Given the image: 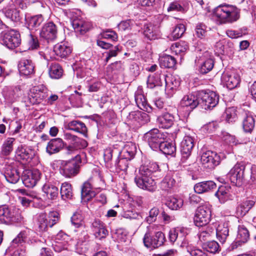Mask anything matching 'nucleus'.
Returning a JSON list of instances; mask_svg holds the SVG:
<instances>
[{
  "mask_svg": "<svg viewBox=\"0 0 256 256\" xmlns=\"http://www.w3.org/2000/svg\"><path fill=\"white\" fill-rule=\"evenodd\" d=\"M4 176L7 181L12 184L16 183L20 178L19 172L17 170L10 166L6 168Z\"/></svg>",
  "mask_w": 256,
  "mask_h": 256,
  "instance_id": "33",
  "label": "nucleus"
},
{
  "mask_svg": "<svg viewBox=\"0 0 256 256\" xmlns=\"http://www.w3.org/2000/svg\"><path fill=\"white\" fill-rule=\"evenodd\" d=\"M230 188L224 186L218 188L215 193V196L218 198L220 203H224L230 198Z\"/></svg>",
  "mask_w": 256,
  "mask_h": 256,
  "instance_id": "39",
  "label": "nucleus"
},
{
  "mask_svg": "<svg viewBox=\"0 0 256 256\" xmlns=\"http://www.w3.org/2000/svg\"><path fill=\"white\" fill-rule=\"evenodd\" d=\"M175 184L174 180L170 176H166L160 183L161 188L165 191L170 190Z\"/></svg>",
  "mask_w": 256,
  "mask_h": 256,
  "instance_id": "52",
  "label": "nucleus"
},
{
  "mask_svg": "<svg viewBox=\"0 0 256 256\" xmlns=\"http://www.w3.org/2000/svg\"><path fill=\"white\" fill-rule=\"evenodd\" d=\"M180 106L186 108L188 110H192L200 104L199 93L198 95L188 94L184 96L180 102Z\"/></svg>",
  "mask_w": 256,
  "mask_h": 256,
  "instance_id": "20",
  "label": "nucleus"
},
{
  "mask_svg": "<svg viewBox=\"0 0 256 256\" xmlns=\"http://www.w3.org/2000/svg\"><path fill=\"white\" fill-rule=\"evenodd\" d=\"M188 48V45L184 42H176L172 45L170 50L172 52L176 54L183 55Z\"/></svg>",
  "mask_w": 256,
  "mask_h": 256,
  "instance_id": "45",
  "label": "nucleus"
},
{
  "mask_svg": "<svg viewBox=\"0 0 256 256\" xmlns=\"http://www.w3.org/2000/svg\"><path fill=\"white\" fill-rule=\"evenodd\" d=\"M255 122L251 115H246L243 120V128L246 132H250L254 128Z\"/></svg>",
  "mask_w": 256,
  "mask_h": 256,
  "instance_id": "49",
  "label": "nucleus"
},
{
  "mask_svg": "<svg viewBox=\"0 0 256 256\" xmlns=\"http://www.w3.org/2000/svg\"><path fill=\"white\" fill-rule=\"evenodd\" d=\"M166 205L172 210H177L183 205V200L176 197L168 198L166 203Z\"/></svg>",
  "mask_w": 256,
  "mask_h": 256,
  "instance_id": "44",
  "label": "nucleus"
},
{
  "mask_svg": "<svg viewBox=\"0 0 256 256\" xmlns=\"http://www.w3.org/2000/svg\"><path fill=\"white\" fill-rule=\"evenodd\" d=\"M162 75L161 72H156L152 75H150L147 80V86L150 88H153L156 86H161L162 84Z\"/></svg>",
  "mask_w": 256,
  "mask_h": 256,
  "instance_id": "34",
  "label": "nucleus"
},
{
  "mask_svg": "<svg viewBox=\"0 0 256 256\" xmlns=\"http://www.w3.org/2000/svg\"><path fill=\"white\" fill-rule=\"evenodd\" d=\"M216 187V184L213 181H204L196 184L194 186V190L196 193L200 194L208 192Z\"/></svg>",
  "mask_w": 256,
  "mask_h": 256,
  "instance_id": "32",
  "label": "nucleus"
},
{
  "mask_svg": "<svg viewBox=\"0 0 256 256\" xmlns=\"http://www.w3.org/2000/svg\"><path fill=\"white\" fill-rule=\"evenodd\" d=\"M256 202L255 199L247 198L240 203L236 207V213L238 216H243L253 207Z\"/></svg>",
  "mask_w": 256,
  "mask_h": 256,
  "instance_id": "27",
  "label": "nucleus"
},
{
  "mask_svg": "<svg viewBox=\"0 0 256 256\" xmlns=\"http://www.w3.org/2000/svg\"><path fill=\"white\" fill-rule=\"evenodd\" d=\"M249 238V232L246 227L244 225L239 226L236 238V243H238V245L246 243L248 240Z\"/></svg>",
  "mask_w": 256,
  "mask_h": 256,
  "instance_id": "35",
  "label": "nucleus"
},
{
  "mask_svg": "<svg viewBox=\"0 0 256 256\" xmlns=\"http://www.w3.org/2000/svg\"><path fill=\"white\" fill-rule=\"evenodd\" d=\"M40 170L37 169L25 170L22 177L23 184L28 188L34 187L40 180Z\"/></svg>",
  "mask_w": 256,
  "mask_h": 256,
  "instance_id": "17",
  "label": "nucleus"
},
{
  "mask_svg": "<svg viewBox=\"0 0 256 256\" xmlns=\"http://www.w3.org/2000/svg\"><path fill=\"white\" fill-rule=\"evenodd\" d=\"M2 43L10 49L18 47L21 43L19 32L14 30L3 32L1 36Z\"/></svg>",
  "mask_w": 256,
  "mask_h": 256,
  "instance_id": "7",
  "label": "nucleus"
},
{
  "mask_svg": "<svg viewBox=\"0 0 256 256\" xmlns=\"http://www.w3.org/2000/svg\"><path fill=\"white\" fill-rule=\"evenodd\" d=\"M126 122L130 124L138 126L143 124L150 122L148 115L140 111L132 112L126 116Z\"/></svg>",
  "mask_w": 256,
  "mask_h": 256,
  "instance_id": "16",
  "label": "nucleus"
},
{
  "mask_svg": "<svg viewBox=\"0 0 256 256\" xmlns=\"http://www.w3.org/2000/svg\"><path fill=\"white\" fill-rule=\"evenodd\" d=\"M2 11L6 17L10 20L15 22H20L21 18L20 12L16 8V4L13 2H10L8 6L2 10Z\"/></svg>",
  "mask_w": 256,
  "mask_h": 256,
  "instance_id": "22",
  "label": "nucleus"
},
{
  "mask_svg": "<svg viewBox=\"0 0 256 256\" xmlns=\"http://www.w3.org/2000/svg\"><path fill=\"white\" fill-rule=\"evenodd\" d=\"M113 237L119 242L126 241L127 235L126 232L122 229L116 230Z\"/></svg>",
  "mask_w": 256,
  "mask_h": 256,
  "instance_id": "63",
  "label": "nucleus"
},
{
  "mask_svg": "<svg viewBox=\"0 0 256 256\" xmlns=\"http://www.w3.org/2000/svg\"><path fill=\"white\" fill-rule=\"evenodd\" d=\"M82 220L83 216L79 213H76L74 214L71 218L72 223L76 228H79L82 226Z\"/></svg>",
  "mask_w": 256,
  "mask_h": 256,
  "instance_id": "64",
  "label": "nucleus"
},
{
  "mask_svg": "<svg viewBox=\"0 0 256 256\" xmlns=\"http://www.w3.org/2000/svg\"><path fill=\"white\" fill-rule=\"evenodd\" d=\"M48 90L43 85L34 86L28 94L27 102L31 104L41 103L47 98Z\"/></svg>",
  "mask_w": 256,
  "mask_h": 256,
  "instance_id": "8",
  "label": "nucleus"
},
{
  "mask_svg": "<svg viewBox=\"0 0 256 256\" xmlns=\"http://www.w3.org/2000/svg\"><path fill=\"white\" fill-rule=\"evenodd\" d=\"M15 139L12 138H8L4 142L2 147L3 154L8 156L12 150L13 142Z\"/></svg>",
  "mask_w": 256,
  "mask_h": 256,
  "instance_id": "54",
  "label": "nucleus"
},
{
  "mask_svg": "<svg viewBox=\"0 0 256 256\" xmlns=\"http://www.w3.org/2000/svg\"><path fill=\"white\" fill-rule=\"evenodd\" d=\"M214 234V229L212 227L208 226L200 233L199 238L201 240H206Z\"/></svg>",
  "mask_w": 256,
  "mask_h": 256,
  "instance_id": "61",
  "label": "nucleus"
},
{
  "mask_svg": "<svg viewBox=\"0 0 256 256\" xmlns=\"http://www.w3.org/2000/svg\"><path fill=\"white\" fill-rule=\"evenodd\" d=\"M92 228L96 238L102 240L108 234L104 224L99 220H95L92 224Z\"/></svg>",
  "mask_w": 256,
  "mask_h": 256,
  "instance_id": "23",
  "label": "nucleus"
},
{
  "mask_svg": "<svg viewBox=\"0 0 256 256\" xmlns=\"http://www.w3.org/2000/svg\"><path fill=\"white\" fill-rule=\"evenodd\" d=\"M221 80L228 88L232 90L240 84V78L234 70H226L222 74Z\"/></svg>",
  "mask_w": 256,
  "mask_h": 256,
  "instance_id": "13",
  "label": "nucleus"
},
{
  "mask_svg": "<svg viewBox=\"0 0 256 256\" xmlns=\"http://www.w3.org/2000/svg\"><path fill=\"white\" fill-rule=\"evenodd\" d=\"M22 218L18 209L7 205L0 206V224H14L20 222Z\"/></svg>",
  "mask_w": 256,
  "mask_h": 256,
  "instance_id": "4",
  "label": "nucleus"
},
{
  "mask_svg": "<svg viewBox=\"0 0 256 256\" xmlns=\"http://www.w3.org/2000/svg\"><path fill=\"white\" fill-rule=\"evenodd\" d=\"M27 238L26 232L24 231L20 232L12 242V246L14 248L21 246L23 247L26 243Z\"/></svg>",
  "mask_w": 256,
  "mask_h": 256,
  "instance_id": "48",
  "label": "nucleus"
},
{
  "mask_svg": "<svg viewBox=\"0 0 256 256\" xmlns=\"http://www.w3.org/2000/svg\"><path fill=\"white\" fill-rule=\"evenodd\" d=\"M159 170L158 165L156 162L150 163L148 166H142L140 168V172L142 174L146 173V174L152 175V174Z\"/></svg>",
  "mask_w": 256,
  "mask_h": 256,
  "instance_id": "53",
  "label": "nucleus"
},
{
  "mask_svg": "<svg viewBox=\"0 0 256 256\" xmlns=\"http://www.w3.org/2000/svg\"><path fill=\"white\" fill-rule=\"evenodd\" d=\"M81 154H77L68 160H58L60 173L66 178H71L78 174L82 162Z\"/></svg>",
  "mask_w": 256,
  "mask_h": 256,
  "instance_id": "3",
  "label": "nucleus"
},
{
  "mask_svg": "<svg viewBox=\"0 0 256 256\" xmlns=\"http://www.w3.org/2000/svg\"><path fill=\"white\" fill-rule=\"evenodd\" d=\"M102 183L101 179L98 176L90 178L82 185L81 192L82 198L84 202L90 200L96 195L94 189H100V184Z\"/></svg>",
  "mask_w": 256,
  "mask_h": 256,
  "instance_id": "5",
  "label": "nucleus"
},
{
  "mask_svg": "<svg viewBox=\"0 0 256 256\" xmlns=\"http://www.w3.org/2000/svg\"><path fill=\"white\" fill-rule=\"evenodd\" d=\"M18 68L22 76H31L34 74V65L30 60L22 59L19 62Z\"/></svg>",
  "mask_w": 256,
  "mask_h": 256,
  "instance_id": "19",
  "label": "nucleus"
},
{
  "mask_svg": "<svg viewBox=\"0 0 256 256\" xmlns=\"http://www.w3.org/2000/svg\"><path fill=\"white\" fill-rule=\"evenodd\" d=\"M42 191L46 196L51 200L54 199L58 195V190L57 187L49 184H45L42 187Z\"/></svg>",
  "mask_w": 256,
  "mask_h": 256,
  "instance_id": "41",
  "label": "nucleus"
},
{
  "mask_svg": "<svg viewBox=\"0 0 256 256\" xmlns=\"http://www.w3.org/2000/svg\"><path fill=\"white\" fill-rule=\"evenodd\" d=\"M161 226L152 224L147 227L148 232L144 234L143 242L147 248H158L163 244L165 237L160 231Z\"/></svg>",
  "mask_w": 256,
  "mask_h": 256,
  "instance_id": "2",
  "label": "nucleus"
},
{
  "mask_svg": "<svg viewBox=\"0 0 256 256\" xmlns=\"http://www.w3.org/2000/svg\"><path fill=\"white\" fill-rule=\"evenodd\" d=\"M204 248L211 253H216L220 250L219 244L214 240L206 242L204 244Z\"/></svg>",
  "mask_w": 256,
  "mask_h": 256,
  "instance_id": "55",
  "label": "nucleus"
},
{
  "mask_svg": "<svg viewBox=\"0 0 256 256\" xmlns=\"http://www.w3.org/2000/svg\"><path fill=\"white\" fill-rule=\"evenodd\" d=\"M58 28L52 22H48L44 24L40 32V37L47 40L48 42L52 41L57 36Z\"/></svg>",
  "mask_w": 256,
  "mask_h": 256,
  "instance_id": "15",
  "label": "nucleus"
},
{
  "mask_svg": "<svg viewBox=\"0 0 256 256\" xmlns=\"http://www.w3.org/2000/svg\"><path fill=\"white\" fill-rule=\"evenodd\" d=\"M144 34L150 40H155L157 38L156 32L154 30V26L150 24L144 26Z\"/></svg>",
  "mask_w": 256,
  "mask_h": 256,
  "instance_id": "50",
  "label": "nucleus"
},
{
  "mask_svg": "<svg viewBox=\"0 0 256 256\" xmlns=\"http://www.w3.org/2000/svg\"><path fill=\"white\" fill-rule=\"evenodd\" d=\"M190 256H209L204 250L196 247H188L187 250Z\"/></svg>",
  "mask_w": 256,
  "mask_h": 256,
  "instance_id": "58",
  "label": "nucleus"
},
{
  "mask_svg": "<svg viewBox=\"0 0 256 256\" xmlns=\"http://www.w3.org/2000/svg\"><path fill=\"white\" fill-rule=\"evenodd\" d=\"M213 16L220 24H232L240 16V10L236 6L222 4L213 10Z\"/></svg>",
  "mask_w": 256,
  "mask_h": 256,
  "instance_id": "1",
  "label": "nucleus"
},
{
  "mask_svg": "<svg viewBox=\"0 0 256 256\" xmlns=\"http://www.w3.org/2000/svg\"><path fill=\"white\" fill-rule=\"evenodd\" d=\"M160 64L162 67L173 68L176 64V60L170 55L166 54L160 57Z\"/></svg>",
  "mask_w": 256,
  "mask_h": 256,
  "instance_id": "42",
  "label": "nucleus"
},
{
  "mask_svg": "<svg viewBox=\"0 0 256 256\" xmlns=\"http://www.w3.org/2000/svg\"><path fill=\"white\" fill-rule=\"evenodd\" d=\"M158 149L164 154L172 155L176 152V146L174 143L168 142L164 140Z\"/></svg>",
  "mask_w": 256,
  "mask_h": 256,
  "instance_id": "43",
  "label": "nucleus"
},
{
  "mask_svg": "<svg viewBox=\"0 0 256 256\" xmlns=\"http://www.w3.org/2000/svg\"><path fill=\"white\" fill-rule=\"evenodd\" d=\"M136 152V144L132 142H130L125 144L122 152L126 158L130 160L134 157Z\"/></svg>",
  "mask_w": 256,
  "mask_h": 256,
  "instance_id": "38",
  "label": "nucleus"
},
{
  "mask_svg": "<svg viewBox=\"0 0 256 256\" xmlns=\"http://www.w3.org/2000/svg\"><path fill=\"white\" fill-rule=\"evenodd\" d=\"M34 220L36 230L39 232H45L50 227L48 216L45 212L38 214Z\"/></svg>",
  "mask_w": 256,
  "mask_h": 256,
  "instance_id": "25",
  "label": "nucleus"
},
{
  "mask_svg": "<svg viewBox=\"0 0 256 256\" xmlns=\"http://www.w3.org/2000/svg\"><path fill=\"white\" fill-rule=\"evenodd\" d=\"M54 52L57 56L64 58L71 54L72 48L68 43L61 42L54 46Z\"/></svg>",
  "mask_w": 256,
  "mask_h": 256,
  "instance_id": "26",
  "label": "nucleus"
},
{
  "mask_svg": "<svg viewBox=\"0 0 256 256\" xmlns=\"http://www.w3.org/2000/svg\"><path fill=\"white\" fill-rule=\"evenodd\" d=\"M151 175L146 174V173L142 174L139 172L134 178L135 182L140 188L148 190L150 192H154L156 188V182L152 178Z\"/></svg>",
  "mask_w": 256,
  "mask_h": 256,
  "instance_id": "11",
  "label": "nucleus"
},
{
  "mask_svg": "<svg viewBox=\"0 0 256 256\" xmlns=\"http://www.w3.org/2000/svg\"><path fill=\"white\" fill-rule=\"evenodd\" d=\"M200 105L205 110H210L215 107L219 100L218 96L214 92L202 91L199 92Z\"/></svg>",
  "mask_w": 256,
  "mask_h": 256,
  "instance_id": "9",
  "label": "nucleus"
},
{
  "mask_svg": "<svg viewBox=\"0 0 256 256\" xmlns=\"http://www.w3.org/2000/svg\"><path fill=\"white\" fill-rule=\"evenodd\" d=\"M160 212L159 209L158 208L154 207L149 212V215L146 218L147 222L150 224L154 222L156 220V217Z\"/></svg>",
  "mask_w": 256,
  "mask_h": 256,
  "instance_id": "62",
  "label": "nucleus"
},
{
  "mask_svg": "<svg viewBox=\"0 0 256 256\" xmlns=\"http://www.w3.org/2000/svg\"><path fill=\"white\" fill-rule=\"evenodd\" d=\"M217 238L222 244H224L229 235L228 223L225 222L220 224L216 230Z\"/></svg>",
  "mask_w": 256,
  "mask_h": 256,
  "instance_id": "29",
  "label": "nucleus"
},
{
  "mask_svg": "<svg viewBox=\"0 0 256 256\" xmlns=\"http://www.w3.org/2000/svg\"><path fill=\"white\" fill-rule=\"evenodd\" d=\"M28 26L29 29L37 28L44 22V18L42 14H38L26 18Z\"/></svg>",
  "mask_w": 256,
  "mask_h": 256,
  "instance_id": "40",
  "label": "nucleus"
},
{
  "mask_svg": "<svg viewBox=\"0 0 256 256\" xmlns=\"http://www.w3.org/2000/svg\"><path fill=\"white\" fill-rule=\"evenodd\" d=\"M200 162L204 167L212 168L220 164V157L215 152L206 150L202 153Z\"/></svg>",
  "mask_w": 256,
  "mask_h": 256,
  "instance_id": "14",
  "label": "nucleus"
},
{
  "mask_svg": "<svg viewBox=\"0 0 256 256\" xmlns=\"http://www.w3.org/2000/svg\"><path fill=\"white\" fill-rule=\"evenodd\" d=\"M186 30L185 26L183 24H178L176 26L173 30L171 35L170 38H172L174 40L180 38Z\"/></svg>",
  "mask_w": 256,
  "mask_h": 256,
  "instance_id": "51",
  "label": "nucleus"
},
{
  "mask_svg": "<svg viewBox=\"0 0 256 256\" xmlns=\"http://www.w3.org/2000/svg\"><path fill=\"white\" fill-rule=\"evenodd\" d=\"M245 166L243 164L237 163L230 170L227 176L232 183L236 186H240L244 179Z\"/></svg>",
  "mask_w": 256,
  "mask_h": 256,
  "instance_id": "12",
  "label": "nucleus"
},
{
  "mask_svg": "<svg viewBox=\"0 0 256 256\" xmlns=\"http://www.w3.org/2000/svg\"><path fill=\"white\" fill-rule=\"evenodd\" d=\"M214 65V62L212 58H208L202 64L200 68V72L202 74H206L210 71Z\"/></svg>",
  "mask_w": 256,
  "mask_h": 256,
  "instance_id": "57",
  "label": "nucleus"
},
{
  "mask_svg": "<svg viewBox=\"0 0 256 256\" xmlns=\"http://www.w3.org/2000/svg\"><path fill=\"white\" fill-rule=\"evenodd\" d=\"M211 218V210L206 206H198L195 212L194 222L197 226H202L208 224Z\"/></svg>",
  "mask_w": 256,
  "mask_h": 256,
  "instance_id": "10",
  "label": "nucleus"
},
{
  "mask_svg": "<svg viewBox=\"0 0 256 256\" xmlns=\"http://www.w3.org/2000/svg\"><path fill=\"white\" fill-rule=\"evenodd\" d=\"M60 194L62 199H71L72 197V192L71 184L68 182H64L62 184Z\"/></svg>",
  "mask_w": 256,
  "mask_h": 256,
  "instance_id": "46",
  "label": "nucleus"
},
{
  "mask_svg": "<svg viewBox=\"0 0 256 256\" xmlns=\"http://www.w3.org/2000/svg\"><path fill=\"white\" fill-rule=\"evenodd\" d=\"M162 79L166 83V90L171 96L174 90H176L180 85V80L178 76L170 75L166 76L162 75Z\"/></svg>",
  "mask_w": 256,
  "mask_h": 256,
  "instance_id": "21",
  "label": "nucleus"
},
{
  "mask_svg": "<svg viewBox=\"0 0 256 256\" xmlns=\"http://www.w3.org/2000/svg\"><path fill=\"white\" fill-rule=\"evenodd\" d=\"M225 118L228 122H234L237 118L236 110L234 107H230L226 109Z\"/></svg>",
  "mask_w": 256,
  "mask_h": 256,
  "instance_id": "56",
  "label": "nucleus"
},
{
  "mask_svg": "<svg viewBox=\"0 0 256 256\" xmlns=\"http://www.w3.org/2000/svg\"><path fill=\"white\" fill-rule=\"evenodd\" d=\"M158 124L160 128H168L174 124V117L169 113H164L157 118Z\"/></svg>",
  "mask_w": 256,
  "mask_h": 256,
  "instance_id": "31",
  "label": "nucleus"
},
{
  "mask_svg": "<svg viewBox=\"0 0 256 256\" xmlns=\"http://www.w3.org/2000/svg\"><path fill=\"white\" fill-rule=\"evenodd\" d=\"M48 74L52 78H60L63 74V70L62 66L58 63H52L48 68Z\"/></svg>",
  "mask_w": 256,
  "mask_h": 256,
  "instance_id": "36",
  "label": "nucleus"
},
{
  "mask_svg": "<svg viewBox=\"0 0 256 256\" xmlns=\"http://www.w3.org/2000/svg\"><path fill=\"white\" fill-rule=\"evenodd\" d=\"M166 137V134L160 132L157 128L150 130L146 133L144 136L145 141L153 150H158Z\"/></svg>",
  "mask_w": 256,
  "mask_h": 256,
  "instance_id": "6",
  "label": "nucleus"
},
{
  "mask_svg": "<svg viewBox=\"0 0 256 256\" xmlns=\"http://www.w3.org/2000/svg\"><path fill=\"white\" fill-rule=\"evenodd\" d=\"M194 136L186 134L181 142L180 152L183 158L187 159L191 154L194 146Z\"/></svg>",
  "mask_w": 256,
  "mask_h": 256,
  "instance_id": "18",
  "label": "nucleus"
},
{
  "mask_svg": "<svg viewBox=\"0 0 256 256\" xmlns=\"http://www.w3.org/2000/svg\"><path fill=\"white\" fill-rule=\"evenodd\" d=\"M66 128L82 134L85 137H87V128L85 124L80 121L74 120L70 122L66 126Z\"/></svg>",
  "mask_w": 256,
  "mask_h": 256,
  "instance_id": "28",
  "label": "nucleus"
},
{
  "mask_svg": "<svg viewBox=\"0 0 256 256\" xmlns=\"http://www.w3.org/2000/svg\"><path fill=\"white\" fill-rule=\"evenodd\" d=\"M62 236V233L58 234L56 238V240H58L56 241L54 243L52 244L54 250L58 252H60L68 248V242L66 241L60 240V238Z\"/></svg>",
  "mask_w": 256,
  "mask_h": 256,
  "instance_id": "47",
  "label": "nucleus"
},
{
  "mask_svg": "<svg viewBox=\"0 0 256 256\" xmlns=\"http://www.w3.org/2000/svg\"><path fill=\"white\" fill-rule=\"evenodd\" d=\"M168 12H184V8L180 4V2L178 0L170 2L167 8Z\"/></svg>",
  "mask_w": 256,
  "mask_h": 256,
  "instance_id": "59",
  "label": "nucleus"
},
{
  "mask_svg": "<svg viewBox=\"0 0 256 256\" xmlns=\"http://www.w3.org/2000/svg\"><path fill=\"white\" fill-rule=\"evenodd\" d=\"M206 28V26L204 24H198L195 30L196 36L200 38L205 37L207 32Z\"/></svg>",
  "mask_w": 256,
  "mask_h": 256,
  "instance_id": "60",
  "label": "nucleus"
},
{
  "mask_svg": "<svg viewBox=\"0 0 256 256\" xmlns=\"http://www.w3.org/2000/svg\"><path fill=\"white\" fill-rule=\"evenodd\" d=\"M66 144L60 138H52L48 143L46 150L50 155L58 152Z\"/></svg>",
  "mask_w": 256,
  "mask_h": 256,
  "instance_id": "24",
  "label": "nucleus"
},
{
  "mask_svg": "<svg viewBox=\"0 0 256 256\" xmlns=\"http://www.w3.org/2000/svg\"><path fill=\"white\" fill-rule=\"evenodd\" d=\"M72 26L76 32L82 34L86 33L91 27V24L89 22L79 18L72 20Z\"/></svg>",
  "mask_w": 256,
  "mask_h": 256,
  "instance_id": "30",
  "label": "nucleus"
},
{
  "mask_svg": "<svg viewBox=\"0 0 256 256\" xmlns=\"http://www.w3.org/2000/svg\"><path fill=\"white\" fill-rule=\"evenodd\" d=\"M17 154L22 160L29 161L34 156V152L30 147L22 146L18 148Z\"/></svg>",
  "mask_w": 256,
  "mask_h": 256,
  "instance_id": "37",
  "label": "nucleus"
}]
</instances>
